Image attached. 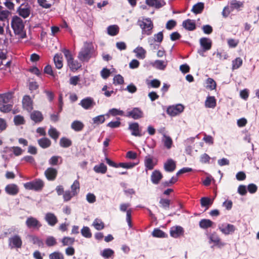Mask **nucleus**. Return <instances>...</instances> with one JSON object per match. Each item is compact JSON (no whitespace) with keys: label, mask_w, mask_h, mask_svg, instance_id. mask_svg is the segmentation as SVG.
I'll list each match as a JSON object with an SVG mask.
<instances>
[{"label":"nucleus","mask_w":259,"mask_h":259,"mask_svg":"<svg viewBox=\"0 0 259 259\" xmlns=\"http://www.w3.org/2000/svg\"><path fill=\"white\" fill-rule=\"evenodd\" d=\"M95 56V49L92 42H85L78 55V58L82 62H88Z\"/></svg>","instance_id":"obj_1"},{"label":"nucleus","mask_w":259,"mask_h":259,"mask_svg":"<svg viewBox=\"0 0 259 259\" xmlns=\"http://www.w3.org/2000/svg\"><path fill=\"white\" fill-rule=\"evenodd\" d=\"M11 26L16 35H19L21 38L26 37V34L24 31V25L23 20L18 16L13 17L11 21Z\"/></svg>","instance_id":"obj_2"},{"label":"nucleus","mask_w":259,"mask_h":259,"mask_svg":"<svg viewBox=\"0 0 259 259\" xmlns=\"http://www.w3.org/2000/svg\"><path fill=\"white\" fill-rule=\"evenodd\" d=\"M138 25L142 30V34L149 35L151 34L153 23L150 18H143L137 22Z\"/></svg>","instance_id":"obj_3"},{"label":"nucleus","mask_w":259,"mask_h":259,"mask_svg":"<svg viewBox=\"0 0 259 259\" xmlns=\"http://www.w3.org/2000/svg\"><path fill=\"white\" fill-rule=\"evenodd\" d=\"M62 52L67 61L68 65L72 71L77 70L81 66V64L77 61L74 60L71 54L68 50L64 49Z\"/></svg>","instance_id":"obj_4"},{"label":"nucleus","mask_w":259,"mask_h":259,"mask_svg":"<svg viewBox=\"0 0 259 259\" xmlns=\"http://www.w3.org/2000/svg\"><path fill=\"white\" fill-rule=\"evenodd\" d=\"M44 186V182L39 179H35L33 181L27 182L24 184V187L26 189L35 191L41 190Z\"/></svg>","instance_id":"obj_5"},{"label":"nucleus","mask_w":259,"mask_h":259,"mask_svg":"<svg viewBox=\"0 0 259 259\" xmlns=\"http://www.w3.org/2000/svg\"><path fill=\"white\" fill-rule=\"evenodd\" d=\"M130 205H131L129 203H121L120 204L119 209L122 212H126V220L129 227L131 228L132 226L131 219L132 210L131 208H128Z\"/></svg>","instance_id":"obj_6"},{"label":"nucleus","mask_w":259,"mask_h":259,"mask_svg":"<svg viewBox=\"0 0 259 259\" xmlns=\"http://www.w3.org/2000/svg\"><path fill=\"white\" fill-rule=\"evenodd\" d=\"M184 109V106L181 104H178L168 107L167 108L166 112L169 115L175 116L182 113Z\"/></svg>","instance_id":"obj_7"},{"label":"nucleus","mask_w":259,"mask_h":259,"mask_svg":"<svg viewBox=\"0 0 259 259\" xmlns=\"http://www.w3.org/2000/svg\"><path fill=\"white\" fill-rule=\"evenodd\" d=\"M79 105L85 110H90L94 107L96 103L93 98L89 97L82 99Z\"/></svg>","instance_id":"obj_8"},{"label":"nucleus","mask_w":259,"mask_h":259,"mask_svg":"<svg viewBox=\"0 0 259 259\" xmlns=\"http://www.w3.org/2000/svg\"><path fill=\"white\" fill-rule=\"evenodd\" d=\"M125 116L137 120L143 117V112L139 108L135 107L128 111Z\"/></svg>","instance_id":"obj_9"},{"label":"nucleus","mask_w":259,"mask_h":259,"mask_svg":"<svg viewBox=\"0 0 259 259\" xmlns=\"http://www.w3.org/2000/svg\"><path fill=\"white\" fill-rule=\"evenodd\" d=\"M219 229L225 235H229L233 233L235 230V226L230 224H221L218 226Z\"/></svg>","instance_id":"obj_10"},{"label":"nucleus","mask_w":259,"mask_h":259,"mask_svg":"<svg viewBox=\"0 0 259 259\" xmlns=\"http://www.w3.org/2000/svg\"><path fill=\"white\" fill-rule=\"evenodd\" d=\"M22 244L21 237L18 235H15L9 239V245L11 248H20Z\"/></svg>","instance_id":"obj_11"},{"label":"nucleus","mask_w":259,"mask_h":259,"mask_svg":"<svg viewBox=\"0 0 259 259\" xmlns=\"http://www.w3.org/2000/svg\"><path fill=\"white\" fill-rule=\"evenodd\" d=\"M57 170L53 167H49L45 171V175L48 181H54L57 176Z\"/></svg>","instance_id":"obj_12"},{"label":"nucleus","mask_w":259,"mask_h":259,"mask_svg":"<svg viewBox=\"0 0 259 259\" xmlns=\"http://www.w3.org/2000/svg\"><path fill=\"white\" fill-rule=\"evenodd\" d=\"M184 229L180 226H174L170 228V235L171 237L177 238L183 235Z\"/></svg>","instance_id":"obj_13"},{"label":"nucleus","mask_w":259,"mask_h":259,"mask_svg":"<svg viewBox=\"0 0 259 259\" xmlns=\"http://www.w3.org/2000/svg\"><path fill=\"white\" fill-rule=\"evenodd\" d=\"M19 15L24 18H27L30 13V7L27 5H21L17 9Z\"/></svg>","instance_id":"obj_14"},{"label":"nucleus","mask_w":259,"mask_h":259,"mask_svg":"<svg viewBox=\"0 0 259 259\" xmlns=\"http://www.w3.org/2000/svg\"><path fill=\"white\" fill-rule=\"evenodd\" d=\"M26 225L28 228H39L41 226L39 222L36 218L32 217L27 219Z\"/></svg>","instance_id":"obj_15"},{"label":"nucleus","mask_w":259,"mask_h":259,"mask_svg":"<svg viewBox=\"0 0 259 259\" xmlns=\"http://www.w3.org/2000/svg\"><path fill=\"white\" fill-rule=\"evenodd\" d=\"M150 65L158 70H164L167 65V61L166 60H156L151 62Z\"/></svg>","instance_id":"obj_16"},{"label":"nucleus","mask_w":259,"mask_h":259,"mask_svg":"<svg viewBox=\"0 0 259 259\" xmlns=\"http://www.w3.org/2000/svg\"><path fill=\"white\" fill-rule=\"evenodd\" d=\"M22 105L24 109L30 112L33 109L32 101L29 96L25 95L22 100Z\"/></svg>","instance_id":"obj_17"},{"label":"nucleus","mask_w":259,"mask_h":259,"mask_svg":"<svg viewBox=\"0 0 259 259\" xmlns=\"http://www.w3.org/2000/svg\"><path fill=\"white\" fill-rule=\"evenodd\" d=\"M128 130L131 131V134L136 137H141L142 134L139 128V124L137 122L130 123L128 126Z\"/></svg>","instance_id":"obj_18"},{"label":"nucleus","mask_w":259,"mask_h":259,"mask_svg":"<svg viewBox=\"0 0 259 259\" xmlns=\"http://www.w3.org/2000/svg\"><path fill=\"white\" fill-rule=\"evenodd\" d=\"M13 91L0 94V105L9 103L13 98Z\"/></svg>","instance_id":"obj_19"},{"label":"nucleus","mask_w":259,"mask_h":259,"mask_svg":"<svg viewBox=\"0 0 259 259\" xmlns=\"http://www.w3.org/2000/svg\"><path fill=\"white\" fill-rule=\"evenodd\" d=\"M146 3L150 7L156 9H159L166 4L164 0H146Z\"/></svg>","instance_id":"obj_20"},{"label":"nucleus","mask_w":259,"mask_h":259,"mask_svg":"<svg viewBox=\"0 0 259 259\" xmlns=\"http://www.w3.org/2000/svg\"><path fill=\"white\" fill-rule=\"evenodd\" d=\"M163 176L160 171L158 170H154L151 176V181L154 185H157L162 179Z\"/></svg>","instance_id":"obj_21"},{"label":"nucleus","mask_w":259,"mask_h":259,"mask_svg":"<svg viewBox=\"0 0 259 259\" xmlns=\"http://www.w3.org/2000/svg\"><path fill=\"white\" fill-rule=\"evenodd\" d=\"M176 167L175 161L171 159H168L164 164V168L167 172H171L174 171Z\"/></svg>","instance_id":"obj_22"},{"label":"nucleus","mask_w":259,"mask_h":259,"mask_svg":"<svg viewBox=\"0 0 259 259\" xmlns=\"http://www.w3.org/2000/svg\"><path fill=\"white\" fill-rule=\"evenodd\" d=\"M5 191L9 195H15L18 193L19 188L16 184H11L6 186Z\"/></svg>","instance_id":"obj_23"},{"label":"nucleus","mask_w":259,"mask_h":259,"mask_svg":"<svg viewBox=\"0 0 259 259\" xmlns=\"http://www.w3.org/2000/svg\"><path fill=\"white\" fill-rule=\"evenodd\" d=\"M200 45L204 50H209L211 48V40L207 37H202L199 40Z\"/></svg>","instance_id":"obj_24"},{"label":"nucleus","mask_w":259,"mask_h":259,"mask_svg":"<svg viewBox=\"0 0 259 259\" xmlns=\"http://www.w3.org/2000/svg\"><path fill=\"white\" fill-rule=\"evenodd\" d=\"M45 219L48 224L51 226H55L58 222L57 217L54 213L51 212L46 213Z\"/></svg>","instance_id":"obj_25"},{"label":"nucleus","mask_w":259,"mask_h":259,"mask_svg":"<svg viewBox=\"0 0 259 259\" xmlns=\"http://www.w3.org/2000/svg\"><path fill=\"white\" fill-rule=\"evenodd\" d=\"M182 26L184 28L189 31H192L196 28L195 22L193 20L187 19L183 22Z\"/></svg>","instance_id":"obj_26"},{"label":"nucleus","mask_w":259,"mask_h":259,"mask_svg":"<svg viewBox=\"0 0 259 259\" xmlns=\"http://www.w3.org/2000/svg\"><path fill=\"white\" fill-rule=\"evenodd\" d=\"M213 203V199H211L207 197H203L200 199V204L201 207H205V210L208 209L210 206Z\"/></svg>","instance_id":"obj_27"},{"label":"nucleus","mask_w":259,"mask_h":259,"mask_svg":"<svg viewBox=\"0 0 259 259\" xmlns=\"http://www.w3.org/2000/svg\"><path fill=\"white\" fill-rule=\"evenodd\" d=\"M204 8V4L202 2H198L193 6L191 10L195 14H201Z\"/></svg>","instance_id":"obj_28"},{"label":"nucleus","mask_w":259,"mask_h":259,"mask_svg":"<svg viewBox=\"0 0 259 259\" xmlns=\"http://www.w3.org/2000/svg\"><path fill=\"white\" fill-rule=\"evenodd\" d=\"M133 52L136 53V57L140 59H144L146 57V51L142 47H138Z\"/></svg>","instance_id":"obj_29"},{"label":"nucleus","mask_w":259,"mask_h":259,"mask_svg":"<svg viewBox=\"0 0 259 259\" xmlns=\"http://www.w3.org/2000/svg\"><path fill=\"white\" fill-rule=\"evenodd\" d=\"M30 117L35 122H41L44 118L41 113L38 111H33L30 115Z\"/></svg>","instance_id":"obj_30"},{"label":"nucleus","mask_w":259,"mask_h":259,"mask_svg":"<svg viewBox=\"0 0 259 259\" xmlns=\"http://www.w3.org/2000/svg\"><path fill=\"white\" fill-rule=\"evenodd\" d=\"M71 127L75 132H80L84 127L83 123L79 120H75L72 122Z\"/></svg>","instance_id":"obj_31"},{"label":"nucleus","mask_w":259,"mask_h":259,"mask_svg":"<svg viewBox=\"0 0 259 259\" xmlns=\"http://www.w3.org/2000/svg\"><path fill=\"white\" fill-rule=\"evenodd\" d=\"M161 141L163 144L164 146L167 149H170L172 145V140L171 138L167 135H164V137H162L161 139Z\"/></svg>","instance_id":"obj_32"},{"label":"nucleus","mask_w":259,"mask_h":259,"mask_svg":"<svg viewBox=\"0 0 259 259\" xmlns=\"http://www.w3.org/2000/svg\"><path fill=\"white\" fill-rule=\"evenodd\" d=\"M208 238L209 239V243H211V242L214 243L215 245H219L221 244L222 245H224V243H222L220 242V238L219 237V236L217 235V234L215 232L212 233L211 234L209 237Z\"/></svg>","instance_id":"obj_33"},{"label":"nucleus","mask_w":259,"mask_h":259,"mask_svg":"<svg viewBox=\"0 0 259 259\" xmlns=\"http://www.w3.org/2000/svg\"><path fill=\"white\" fill-rule=\"evenodd\" d=\"M205 107L213 108L216 106V100L213 96H208L205 102Z\"/></svg>","instance_id":"obj_34"},{"label":"nucleus","mask_w":259,"mask_h":259,"mask_svg":"<svg viewBox=\"0 0 259 259\" xmlns=\"http://www.w3.org/2000/svg\"><path fill=\"white\" fill-rule=\"evenodd\" d=\"M213 223L208 219H202L199 223V227L203 229H206L211 227Z\"/></svg>","instance_id":"obj_35"},{"label":"nucleus","mask_w":259,"mask_h":259,"mask_svg":"<svg viewBox=\"0 0 259 259\" xmlns=\"http://www.w3.org/2000/svg\"><path fill=\"white\" fill-rule=\"evenodd\" d=\"M38 144L40 147L45 149L50 146L51 141L47 138H42L38 140Z\"/></svg>","instance_id":"obj_36"},{"label":"nucleus","mask_w":259,"mask_h":259,"mask_svg":"<svg viewBox=\"0 0 259 259\" xmlns=\"http://www.w3.org/2000/svg\"><path fill=\"white\" fill-rule=\"evenodd\" d=\"M144 164L146 169L149 170L153 169L155 165L153 162V159L149 156H146L145 157Z\"/></svg>","instance_id":"obj_37"},{"label":"nucleus","mask_w":259,"mask_h":259,"mask_svg":"<svg viewBox=\"0 0 259 259\" xmlns=\"http://www.w3.org/2000/svg\"><path fill=\"white\" fill-rule=\"evenodd\" d=\"M54 62L57 69H61L63 66L62 57L61 54H56L54 57Z\"/></svg>","instance_id":"obj_38"},{"label":"nucleus","mask_w":259,"mask_h":259,"mask_svg":"<svg viewBox=\"0 0 259 259\" xmlns=\"http://www.w3.org/2000/svg\"><path fill=\"white\" fill-rule=\"evenodd\" d=\"M94 170L97 173L105 174L107 171V167L103 163H101L95 165Z\"/></svg>","instance_id":"obj_39"},{"label":"nucleus","mask_w":259,"mask_h":259,"mask_svg":"<svg viewBox=\"0 0 259 259\" xmlns=\"http://www.w3.org/2000/svg\"><path fill=\"white\" fill-rule=\"evenodd\" d=\"M59 144L63 148H68L72 145V142L69 139L63 137L60 139Z\"/></svg>","instance_id":"obj_40"},{"label":"nucleus","mask_w":259,"mask_h":259,"mask_svg":"<svg viewBox=\"0 0 259 259\" xmlns=\"http://www.w3.org/2000/svg\"><path fill=\"white\" fill-rule=\"evenodd\" d=\"M81 235L85 238H90L92 236L90 229L87 226H83L80 231Z\"/></svg>","instance_id":"obj_41"},{"label":"nucleus","mask_w":259,"mask_h":259,"mask_svg":"<svg viewBox=\"0 0 259 259\" xmlns=\"http://www.w3.org/2000/svg\"><path fill=\"white\" fill-rule=\"evenodd\" d=\"M93 226L97 230H102L104 228V224L101 220L98 219H96L94 221Z\"/></svg>","instance_id":"obj_42"},{"label":"nucleus","mask_w":259,"mask_h":259,"mask_svg":"<svg viewBox=\"0 0 259 259\" xmlns=\"http://www.w3.org/2000/svg\"><path fill=\"white\" fill-rule=\"evenodd\" d=\"M71 192L73 195H76L79 191V183L78 180H75L71 186Z\"/></svg>","instance_id":"obj_43"},{"label":"nucleus","mask_w":259,"mask_h":259,"mask_svg":"<svg viewBox=\"0 0 259 259\" xmlns=\"http://www.w3.org/2000/svg\"><path fill=\"white\" fill-rule=\"evenodd\" d=\"M107 31L109 35L114 36L118 32V27L116 25H111L108 27Z\"/></svg>","instance_id":"obj_44"},{"label":"nucleus","mask_w":259,"mask_h":259,"mask_svg":"<svg viewBox=\"0 0 259 259\" xmlns=\"http://www.w3.org/2000/svg\"><path fill=\"white\" fill-rule=\"evenodd\" d=\"M114 251L110 248H106L104 249L101 253V255L105 258H108L113 255Z\"/></svg>","instance_id":"obj_45"},{"label":"nucleus","mask_w":259,"mask_h":259,"mask_svg":"<svg viewBox=\"0 0 259 259\" xmlns=\"http://www.w3.org/2000/svg\"><path fill=\"white\" fill-rule=\"evenodd\" d=\"M152 234L153 236L158 238H164L166 236L165 233L159 229H155Z\"/></svg>","instance_id":"obj_46"},{"label":"nucleus","mask_w":259,"mask_h":259,"mask_svg":"<svg viewBox=\"0 0 259 259\" xmlns=\"http://www.w3.org/2000/svg\"><path fill=\"white\" fill-rule=\"evenodd\" d=\"M242 64V59L238 57L232 61V69L235 70L239 68Z\"/></svg>","instance_id":"obj_47"},{"label":"nucleus","mask_w":259,"mask_h":259,"mask_svg":"<svg viewBox=\"0 0 259 259\" xmlns=\"http://www.w3.org/2000/svg\"><path fill=\"white\" fill-rule=\"evenodd\" d=\"M28 237L29 238L30 241L34 244H36L38 246H41L43 244L42 241L35 236L28 235Z\"/></svg>","instance_id":"obj_48"},{"label":"nucleus","mask_w":259,"mask_h":259,"mask_svg":"<svg viewBox=\"0 0 259 259\" xmlns=\"http://www.w3.org/2000/svg\"><path fill=\"white\" fill-rule=\"evenodd\" d=\"M48 134L52 138L55 140L57 139L59 136V133L57 132V130L52 127L49 129Z\"/></svg>","instance_id":"obj_49"},{"label":"nucleus","mask_w":259,"mask_h":259,"mask_svg":"<svg viewBox=\"0 0 259 259\" xmlns=\"http://www.w3.org/2000/svg\"><path fill=\"white\" fill-rule=\"evenodd\" d=\"M74 241L75 239L74 238H71L69 237H64L62 240V242L63 243V246L72 245L73 244Z\"/></svg>","instance_id":"obj_50"},{"label":"nucleus","mask_w":259,"mask_h":259,"mask_svg":"<svg viewBox=\"0 0 259 259\" xmlns=\"http://www.w3.org/2000/svg\"><path fill=\"white\" fill-rule=\"evenodd\" d=\"M63 254L59 251H55L49 255V259H64Z\"/></svg>","instance_id":"obj_51"},{"label":"nucleus","mask_w":259,"mask_h":259,"mask_svg":"<svg viewBox=\"0 0 259 259\" xmlns=\"http://www.w3.org/2000/svg\"><path fill=\"white\" fill-rule=\"evenodd\" d=\"M160 206L164 209H169L170 205V200L166 199L161 198L159 201Z\"/></svg>","instance_id":"obj_52"},{"label":"nucleus","mask_w":259,"mask_h":259,"mask_svg":"<svg viewBox=\"0 0 259 259\" xmlns=\"http://www.w3.org/2000/svg\"><path fill=\"white\" fill-rule=\"evenodd\" d=\"M105 120V119L103 115H100L93 118V123L96 124L103 123Z\"/></svg>","instance_id":"obj_53"},{"label":"nucleus","mask_w":259,"mask_h":259,"mask_svg":"<svg viewBox=\"0 0 259 259\" xmlns=\"http://www.w3.org/2000/svg\"><path fill=\"white\" fill-rule=\"evenodd\" d=\"M109 113L112 116H116V115H120V116H125V114H124V112L122 110L120 109H118L116 108H112L109 110Z\"/></svg>","instance_id":"obj_54"},{"label":"nucleus","mask_w":259,"mask_h":259,"mask_svg":"<svg viewBox=\"0 0 259 259\" xmlns=\"http://www.w3.org/2000/svg\"><path fill=\"white\" fill-rule=\"evenodd\" d=\"M12 105L9 103L0 105V110L3 112H8L12 110Z\"/></svg>","instance_id":"obj_55"},{"label":"nucleus","mask_w":259,"mask_h":259,"mask_svg":"<svg viewBox=\"0 0 259 259\" xmlns=\"http://www.w3.org/2000/svg\"><path fill=\"white\" fill-rule=\"evenodd\" d=\"M46 243L48 246H53L57 244L56 239L53 236H49L46 241Z\"/></svg>","instance_id":"obj_56"},{"label":"nucleus","mask_w":259,"mask_h":259,"mask_svg":"<svg viewBox=\"0 0 259 259\" xmlns=\"http://www.w3.org/2000/svg\"><path fill=\"white\" fill-rule=\"evenodd\" d=\"M14 121L16 125H21L23 124L24 123V119L22 116L21 115H16L14 118Z\"/></svg>","instance_id":"obj_57"},{"label":"nucleus","mask_w":259,"mask_h":259,"mask_svg":"<svg viewBox=\"0 0 259 259\" xmlns=\"http://www.w3.org/2000/svg\"><path fill=\"white\" fill-rule=\"evenodd\" d=\"M75 195H73V193L69 190L66 191L63 193V199L64 201H69Z\"/></svg>","instance_id":"obj_58"},{"label":"nucleus","mask_w":259,"mask_h":259,"mask_svg":"<svg viewBox=\"0 0 259 259\" xmlns=\"http://www.w3.org/2000/svg\"><path fill=\"white\" fill-rule=\"evenodd\" d=\"M123 82V78L120 74L115 75L113 78V83L115 84H122Z\"/></svg>","instance_id":"obj_59"},{"label":"nucleus","mask_w":259,"mask_h":259,"mask_svg":"<svg viewBox=\"0 0 259 259\" xmlns=\"http://www.w3.org/2000/svg\"><path fill=\"white\" fill-rule=\"evenodd\" d=\"M86 199L90 203H93L96 201V196L91 193H89L86 195Z\"/></svg>","instance_id":"obj_60"},{"label":"nucleus","mask_w":259,"mask_h":259,"mask_svg":"<svg viewBox=\"0 0 259 259\" xmlns=\"http://www.w3.org/2000/svg\"><path fill=\"white\" fill-rule=\"evenodd\" d=\"M161 82L157 79H154L148 83L149 85H150L153 88H158L160 87Z\"/></svg>","instance_id":"obj_61"},{"label":"nucleus","mask_w":259,"mask_h":259,"mask_svg":"<svg viewBox=\"0 0 259 259\" xmlns=\"http://www.w3.org/2000/svg\"><path fill=\"white\" fill-rule=\"evenodd\" d=\"M207 87L210 90H214L216 87V83L215 81L210 78H208L207 80Z\"/></svg>","instance_id":"obj_62"},{"label":"nucleus","mask_w":259,"mask_h":259,"mask_svg":"<svg viewBox=\"0 0 259 259\" xmlns=\"http://www.w3.org/2000/svg\"><path fill=\"white\" fill-rule=\"evenodd\" d=\"M237 192L242 196L245 195L247 193V188L246 186L243 185H239L238 188Z\"/></svg>","instance_id":"obj_63"},{"label":"nucleus","mask_w":259,"mask_h":259,"mask_svg":"<svg viewBox=\"0 0 259 259\" xmlns=\"http://www.w3.org/2000/svg\"><path fill=\"white\" fill-rule=\"evenodd\" d=\"M111 72L109 69L104 68L101 71V75L104 79H107L110 75Z\"/></svg>","instance_id":"obj_64"}]
</instances>
